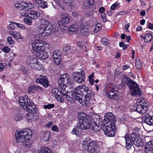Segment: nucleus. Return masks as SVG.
Returning a JSON list of instances; mask_svg holds the SVG:
<instances>
[{"instance_id": "nucleus-63", "label": "nucleus", "mask_w": 153, "mask_h": 153, "mask_svg": "<svg viewBox=\"0 0 153 153\" xmlns=\"http://www.w3.org/2000/svg\"><path fill=\"white\" fill-rule=\"evenodd\" d=\"M101 16L102 19L104 21H105L106 20V19L105 18L106 15L105 13H101Z\"/></svg>"}, {"instance_id": "nucleus-56", "label": "nucleus", "mask_w": 153, "mask_h": 153, "mask_svg": "<svg viewBox=\"0 0 153 153\" xmlns=\"http://www.w3.org/2000/svg\"><path fill=\"white\" fill-rule=\"evenodd\" d=\"M36 86V85H35L30 86L28 88V91L29 92H32L33 90H35Z\"/></svg>"}, {"instance_id": "nucleus-6", "label": "nucleus", "mask_w": 153, "mask_h": 153, "mask_svg": "<svg viewBox=\"0 0 153 153\" xmlns=\"http://www.w3.org/2000/svg\"><path fill=\"white\" fill-rule=\"evenodd\" d=\"M124 78L126 79L125 80L126 83L130 90L131 95L133 97L140 96L141 92L136 83L126 75H124Z\"/></svg>"}, {"instance_id": "nucleus-5", "label": "nucleus", "mask_w": 153, "mask_h": 153, "mask_svg": "<svg viewBox=\"0 0 153 153\" xmlns=\"http://www.w3.org/2000/svg\"><path fill=\"white\" fill-rule=\"evenodd\" d=\"M59 91L58 88H53L51 90L52 94L56 98L57 100L60 102H62L64 101L65 99H67L68 100L71 101L70 97H69L70 93H67V91L66 89L63 88L62 87V88H59Z\"/></svg>"}, {"instance_id": "nucleus-19", "label": "nucleus", "mask_w": 153, "mask_h": 153, "mask_svg": "<svg viewBox=\"0 0 153 153\" xmlns=\"http://www.w3.org/2000/svg\"><path fill=\"white\" fill-rule=\"evenodd\" d=\"M153 151V140L146 143L144 147V151L146 153ZM153 153V151L152 152Z\"/></svg>"}, {"instance_id": "nucleus-30", "label": "nucleus", "mask_w": 153, "mask_h": 153, "mask_svg": "<svg viewBox=\"0 0 153 153\" xmlns=\"http://www.w3.org/2000/svg\"><path fill=\"white\" fill-rule=\"evenodd\" d=\"M153 38L152 35L150 33H146L144 37V41L145 42H150Z\"/></svg>"}, {"instance_id": "nucleus-25", "label": "nucleus", "mask_w": 153, "mask_h": 153, "mask_svg": "<svg viewBox=\"0 0 153 153\" xmlns=\"http://www.w3.org/2000/svg\"><path fill=\"white\" fill-rule=\"evenodd\" d=\"M28 17L33 20L38 19L39 16V13L34 10L28 11Z\"/></svg>"}, {"instance_id": "nucleus-11", "label": "nucleus", "mask_w": 153, "mask_h": 153, "mask_svg": "<svg viewBox=\"0 0 153 153\" xmlns=\"http://www.w3.org/2000/svg\"><path fill=\"white\" fill-rule=\"evenodd\" d=\"M42 24L43 25L44 28L46 29L51 30V33L52 32L55 33L58 30V27L55 25H52L48 21L46 20L42 19Z\"/></svg>"}, {"instance_id": "nucleus-44", "label": "nucleus", "mask_w": 153, "mask_h": 153, "mask_svg": "<svg viewBox=\"0 0 153 153\" xmlns=\"http://www.w3.org/2000/svg\"><path fill=\"white\" fill-rule=\"evenodd\" d=\"M136 67L139 70L142 67V63L139 59L136 60Z\"/></svg>"}, {"instance_id": "nucleus-21", "label": "nucleus", "mask_w": 153, "mask_h": 153, "mask_svg": "<svg viewBox=\"0 0 153 153\" xmlns=\"http://www.w3.org/2000/svg\"><path fill=\"white\" fill-rule=\"evenodd\" d=\"M38 30L39 33L41 36H45L49 35L51 33V30L46 29L44 27H39L38 29Z\"/></svg>"}, {"instance_id": "nucleus-49", "label": "nucleus", "mask_w": 153, "mask_h": 153, "mask_svg": "<svg viewBox=\"0 0 153 153\" xmlns=\"http://www.w3.org/2000/svg\"><path fill=\"white\" fill-rule=\"evenodd\" d=\"M48 7V5L47 2L43 1L41 5H40V8H45Z\"/></svg>"}, {"instance_id": "nucleus-43", "label": "nucleus", "mask_w": 153, "mask_h": 153, "mask_svg": "<svg viewBox=\"0 0 153 153\" xmlns=\"http://www.w3.org/2000/svg\"><path fill=\"white\" fill-rule=\"evenodd\" d=\"M14 118L15 120L16 121H18L21 120L23 118V117L22 115L20 114L17 113L15 115Z\"/></svg>"}, {"instance_id": "nucleus-31", "label": "nucleus", "mask_w": 153, "mask_h": 153, "mask_svg": "<svg viewBox=\"0 0 153 153\" xmlns=\"http://www.w3.org/2000/svg\"><path fill=\"white\" fill-rule=\"evenodd\" d=\"M137 147L142 146L144 145V143L142 141V140L140 138H138L136 140L132 142Z\"/></svg>"}, {"instance_id": "nucleus-16", "label": "nucleus", "mask_w": 153, "mask_h": 153, "mask_svg": "<svg viewBox=\"0 0 153 153\" xmlns=\"http://www.w3.org/2000/svg\"><path fill=\"white\" fill-rule=\"evenodd\" d=\"M69 78L60 77L58 81L59 88H62V87L64 89H65L67 87L66 84L70 83L69 82Z\"/></svg>"}, {"instance_id": "nucleus-7", "label": "nucleus", "mask_w": 153, "mask_h": 153, "mask_svg": "<svg viewBox=\"0 0 153 153\" xmlns=\"http://www.w3.org/2000/svg\"><path fill=\"white\" fill-rule=\"evenodd\" d=\"M117 91V88L116 85L113 84L109 83L107 84L105 88L106 94L110 98L115 100L117 98V94L114 93Z\"/></svg>"}, {"instance_id": "nucleus-39", "label": "nucleus", "mask_w": 153, "mask_h": 153, "mask_svg": "<svg viewBox=\"0 0 153 153\" xmlns=\"http://www.w3.org/2000/svg\"><path fill=\"white\" fill-rule=\"evenodd\" d=\"M78 28L74 25H72L69 28L68 30L72 32H75L77 31Z\"/></svg>"}, {"instance_id": "nucleus-13", "label": "nucleus", "mask_w": 153, "mask_h": 153, "mask_svg": "<svg viewBox=\"0 0 153 153\" xmlns=\"http://www.w3.org/2000/svg\"><path fill=\"white\" fill-rule=\"evenodd\" d=\"M105 121L108 124L114 123L116 121V119L112 113H106L104 116Z\"/></svg>"}, {"instance_id": "nucleus-54", "label": "nucleus", "mask_w": 153, "mask_h": 153, "mask_svg": "<svg viewBox=\"0 0 153 153\" xmlns=\"http://www.w3.org/2000/svg\"><path fill=\"white\" fill-rule=\"evenodd\" d=\"M38 5L39 7H40V5H41L42 3L43 0H33Z\"/></svg>"}, {"instance_id": "nucleus-23", "label": "nucleus", "mask_w": 153, "mask_h": 153, "mask_svg": "<svg viewBox=\"0 0 153 153\" xmlns=\"http://www.w3.org/2000/svg\"><path fill=\"white\" fill-rule=\"evenodd\" d=\"M36 56L40 59L45 60L49 57L48 53L46 52H37L36 53Z\"/></svg>"}, {"instance_id": "nucleus-8", "label": "nucleus", "mask_w": 153, "mask_h": 153, "mask_svg": "<svg viewBox=\"0 0 153 153\" xmlns=\"http://www.w3.org/2000/svg\"><path fill=\"white\" fill-rule=\"evenodd\" d=\"M137 103L134 106V110L139 113L143 114L147 111L148 106L147 102L144 99H139L137 100Z\"/></svg>"}, {"instance_id": "nucleus-55", "label": "nucleus", "mask_w": 153, "mask_h": 153, "mask_svg": "<svg viewBox=\"0 0 153 153\" xmlns=\"http://www.w3.org/2000/svg\"><path fill=\"white\" fill-rule=\"evenodd\" d=\"M7 40L8 42L11 45L13 44L14 43V41L12 39V38L10 36L8 37Z\"/></svg>"}, {"instance_id": "nucleus-60", "label": "nucleus", "mask_w": 153, "mask_h": 153, "mask_svg": "<svg viewBox=\"0 0 153 153\" xmlns=\"http://www.w3.org/2000/svg\"><path fill=\"white\" fill-rule=\"evenodd\" d=\"M2 51L6 53H8L10 51V48L7 47H4L2 49Z\"/></svg>"}, {"instance_id": "nucleus-17", "label": "nucleus", "mask_w": 153, "mask_h": 153, "mask_svg": "<svg viewBox=\"0 0 153 153\" xmlns=\"http://www.w3.org/2000/svg\"><path fill=\"white\" fill-rule=\"evenodd\" d=\"M126 141V146L128 150L131 151L132 149H133L134 146H132V142H131L129 135L128 134L126 135L124 137Z\"/></svg>"}, {"instance_id": "nucleus-22", "label": "nucleus", "mask_w": 153, "mask_h": 153, "mask_svg": "<svg viewBox=\"0 0 153 153\" xmlns=\"http://www.w3.org/2000/svg\"><path fill=\"white\" fill-rule=\"evenodd\" d=\"M11 34L19 42H20L24 41V37L19 32L13 31L11 32Z\"/></svg>"}, {"instance_id": "nucleus-45", "label": "nucleus", "mask_w": 153, "mask_h": 153, "mask_svg": "<svg viewBox=\"0 0 153 153\" xmlns=\"http://www.w3.org/2000/svg\"><path fill=\"white\" fill-rule=\"evenodd\" d=\"M54 107V104L51 103H49L48 105H43V107L45 109H50L53 108Z\"/></svg>"}, {"instance_id": "nucleus-64", "label": "nucleus", "mask_w": 153, "mask_h": 153, "mask_svg": "<svg viewBox=\"0 0 153 153\" xmlns=\"http://www.w3.org/2000/svg\"><path fill=\"white\" fill-rule=\"evenodd\" d=\"M51 128L53 131H57L58 130V127L56 126H53Z\"/></svg>"}, {"instance_id": "nucleus-35", "label": "nucleus", "mask_w": 153, "mask_h": 153, "mask_svg": "<svg viewBox=\"0 0 153 153\" xmlns=\"http://www.w3.org/2000/svg\"><path fill=\"white\" fill-rule=\"evenodd\" d=\"M62 4L63 7H71L74 5L73 2L70 0H63L62 1Z\"/></svg>"}, {"instance_id": "nucleus-18", "label": "nucleus", "mask_w": 153, "mask_h": 153, "mask_svg": "<svg viewBox=\"0 0 153 153\" xmlns=\"http://www.w3.org/2000/svg\"><path fill=\"white\" fill-rule=\"evenodd\" d=\"M143 120L147 124L150 126H153V116L146 114L143 117Z\"/></svg>"}, {"instance_id": "nucleus-53", "label": "nucleus", "mask_w": 153, "mask_h": 153, "mask_svg": "<svg viewBox=\"0 0 153 153\" xmlns=\"http://www.w3.org/2000/svg\"><path fill=\"white\" fill-rule=\"evenodd\" d=\"M53 60H54V61L56 64L58 65L60 63L61 59L60 57H59L56 59H54Z\"/></svg>"}, {"instance_id": "nucleus-33", "label": "nucleus", "mask_w": 153, "mask_h": 153, "mask_svg": "<svg viewBox=\"0 0 153 153\" xmlns=\"http://www.w3.org/2000/svg\"><path fill=\"white\" fill-rule=\"evenodd\" d=\"M14 5L15 7L17 9L19 10H24V2L16 1L14 4Z\"/></svg>"}, {"instance_id": "nucleus-51", "label": "nucleus", "mask_w": 153, "mask_h": 153, "mask_svg": "<svg viewBox=\"0 0 153 153\" xmlns=\"http://www.w3.org/2000/svg\"><path fill=\"white\" fill-rule=\"evenodd\" d=\"M56 3L59 6V7L62 8L63 10L64 9L63 5L62 4V1L61 2L59 0H56Z\"/></svg>"}, {"instance_id": "nucleus-40", "label": "nucleus", "mask_w": 153, "mask_h": 153, "mask_svg": "<svg viewBox=\"0 0 153 153\" xmlns=\"http://www.w3.org/2000/svg\"><path fill=\"white\" fill-rule=\"evenodd\" d=\"M61 53L59 51H54L53 55L52 57L54 59H56L60 57Z\"/></svg>"}, {"instance_id": "nucleus-37", "label": "nucleus", "mask_w": 153, "mask_h": 153, "mask_svg": "<svg viewBox=\"0 0 153 153\" xmlns=\"http://www.w3.org/2000/svg\"><path fill=\"white\" fill-rule=\"evenodd\" d=\"M138 134L135 132H133L131 134V140L133 142L138 138Z\"/></svg>"}, {"instance_id": "nucleus-10", "label": "nucleus", "mask_w": 153, "mask_h": 153, "mask_svg": "<svg viewBox=\"0 0 153 153\" xmlns=\"http://www.w3.org/2000/svg\"><path fill=\"white\" fill-rule=\"evenodd\" d=\"M72 76L74 80L77 82L82 83L85 81V77L84 72L82 70L74 73L72 74Z\"/></svg>"}, {"instance_id": "nucleus-59", "label": "nucleus", "mask_w": 153, "mask_h": 153, "mask_svg": "<svg viewBox=\"0 0 153 153\" xmlns=\"http://www.w3.org/2000/svg\"><path fill=\"white\" fill-rule=\"evenodd\" d=\"M80 31L82 33H85V32L86 31V29H85L84 27V25H83V24H82L80 26Z\"/></svg>"}, {"instance_id": "nucleus-50", "label": "nucleus", "mask_w": 153, "mask_h": 153, "mask_svg": "<svg viewBox=\"0 0 153 153\" xmlns=\"http://www.w3.org/2000/svg\"><path fill=\"white\" fill-rule=\"evenodd\" d=\"M17 26L22 30L25 29L26 27L25 25L22 24H19L16 22H14Z\"/></svg>"}, {"instance_id": "nucleus-1", "label": "nucleus", "mask_w": 153, "mask_h": 153, "mask_svg": "<svg viewBox=\"0 0 153 153\" xmlns=\"http://www.w3.org/2000/svg\"><path fill=\"white\" fill-rule=\"evenodd\" d=\"M67 93H70L69 97L71 101L68 100L71 103L74 102L75 100L78 101L82 105H87L90 100L92 95L93 94L88 87L84 85H79L75 88L73 92H69L67 91Z\"/></svg>"}, {"instance_id": "nucleus-58", "label": "nucleus", "mask_w": 153, "mask_h": 153, "mask_svg": "<svg viewBox=\"0 0 153 153\" xmlns=\"http://www.w3.org/2000/svg\"><path fill=\"white\" fill-rule=\"evenodd\" d=\"M14 22H13V23L10 24L8 25V27L9 29L10 30H13L14 29L15 26L14 25L15 24Z\"/></svg>"}, {"instance_id": "nucleus-41", "label": "nucleus", "mask_w": 153, "mask_h": 153, "mask_svg": "<svg viewBox=\"0 0 153 153\" xmlns=\"http://www.w3.org/2000/svg\"><path fill=\"white\" fill-rule=\"evenodd\" d=\"M102 25L99 23L97 24L94 28V32L95 33H97L101 29Z\"/></svg>"}, {"instance_id": "nucleus-61", "label": "nucleus", "mask_w": 153, "mask_h": 153, "mask_svg": "<svg viewBox=\"0 0 153 153\" xmlns=\"http://www.w3.org/2000/svg\"><path fill=\"white\" fill-rule=\"evenodd\" d=\"M118 6V4L117 3H115L112 4L111 7V10H114Z\"/></svg>"}, {"instance_id": "nucleus-52", "label": "nucleus", "mask_w": 153, "mask_h": 153, "mask_svg": "<svg viewBox=\"0 0 153 153\" xmlns=\"http://www.w3.org/2000/svg\"><path fill=\"white\" fill-rule=\"evenodd\" d=\"M108 40L105 38H102L101 39V42L103 45H107V44H108Z\"/></svg>"}, {"instance_id": "nucleus-3", "label": "nucleus", "mask_w": 153, "mask_h": 153, "mask_svg": "<svg viewBox=\"0 0 153 153\" xmlns=\"http://www.w3.org/2000/svg\"><path fill=\"white\" fill-rule=\"evenodd\" d=\"M78 123L82 129H88L92 127L91 130L94 131V127H97L94 118L87 115L84 113L80 112L78 116Z\"/></svg>"}, {"instance_id": "nucleus-2", "label": "nucleus", "mask_w": 153, "mask_h": 153, "mask_svg": "<svg viewBox=\"0 0 153 153\" xmlns=\"http://www.w3.org/2000/svg\"><path fill=\"white\" fill-rule=\"evenodd\" d=\"M32 134V131L29 128H24L20 131H18L16 135V141L18 143H22L25 148H29L33 143L30 140Z\"/></svg>"}, {"instance_id": "nucleus-62", "label": "nucleus", "mask_w": 153, "mask_h": 153, "mask_svg": "<svg viewBox=\"0 0 153 153\" xmlns=\"http://www.w3.org/2000/svg\"><path fill=\"white\" fill-rule=\"evenodd\" d=\"M120 122L123 123L126 120V118L125 116H122L120 119Z\"/></svg>"}, {"instance_id": "nucleus-20", "label": "nucleus", "mask_w": 153, "mask_h": 153, "mask_svg": "<svg viewBox=\"0 0 153 153\" xmlns=\"http://www.w3.org/2000/svg\"><path fill=\"white\" fill-rule=\"evenodd\" d=\"M97 143L96 142L92 141L89 142L88 151L91 153H97Z\"/></svg>"}, {"instance_id": "nucleus-9", "label": "nucleus", "mask_w": 153, "mask_h": 153, "mask_svg": "<svg viewBox=\"0 0 153 153\" xmlns=\"http://www.w3.org/2000/svg\"><path fill=\"white\" fill-rule=\"evenodd\" d=\"M103 130L106 136L113 137L116 134V126L115 124H108L103 128Z\"/></svg>"}, {"instance_id": "nucleus-34", "label": "nucleus", "mask_w": 153, "mask_h": 153, "mask_svg": "<svg viewBox=\"0 0 153 153\" xmlns=\"http://www.w3.org/2000/svg\"><path fill=\"white\" fill-rule=\"evenodd\" d=\"M49 149L46 147L41 148L38 151V153H52Z\"/></svg>"}, {"instance_id": "nucleus-15", "label": "nucleus", "mask_w": 153, "mask_h": 153, "mask_svg": "<svg viewBox=\"0 0 153 153\" xmlns=\"http://www.w3.org/2000/svg\"><path fill=\"white\" fill-rule=\"evenodd\" d=\"M69 20V16L66 13L62 14L61 16L60 20L58 22V24L60 26L64 27L65 25L67 24Z\"/></svg>"}, {"instance_id": "nucleus-26", "label": "nucleus", "mask_w": 153, "mask_h": 153, "mask_svg": "<svg viewBox=\"0 0 153 153\" xmlns=\"http://www.w3.org/2000/svg\"><path fill=\"white\" fill-rule=\"evenodd\" d=\"M50 134V132L48 131H44L42 133L41 138L43 142L49 140Z\"/></svg>"}, {"instance_id": "nucleus-24", "label": "nucleus", "mask_w": 153, "mask_h": 153, "mask_svg": "<svg viewBox=\"0 0 153 153\" xmlns=\"http://www.w3.org/2000/svg\"><path fill=\"white\" fill-rule=\"evenodd\" d=\"M94 4V0H88L84 1L83 7L84 9H89L93 7Z\"/></svg>"}, {"instance_id": "nucleus-14", "label": "nucleus", "mask_w": 153, "mask_h": 153, "mask_svg": "<svg viewBox=\"0 0 153 153\" xmlns=\"http://www.w3.org/2000/svg\"><path fill=\"white\" fill-rule=\"evenodd\" d=\"M36 82L42 85L44 87L47 88L49 85L48 80L46 76L40 75L36 80Z\"/></svg>"}, {"instance_id": "nucleus-28", "label": "nucleus", "mask_w": 153, "mask_h": 153, "mask_svg": "<svg viewBox=\"0 0 153 153\" xmlns=\"http://www.w3.org/2000/svg\"><path fill=\"white\" fill-rule=\"evenodd\" d=\"M38 60L35 58L32 57H28L27 59L26 63L30 67L35 62H37Z\"/></svg>"}, {"instance_id": "nucleus-4", "label": "nucleus", "mask_w": 153, "mask_h": 153, "mask_svg": "<svg viewBox=\"0 0 153 153\" xmlns=\"http://www.w3.org/2000/svg\"><path fill=\"white\" fill-rule=\"evenodd\" d=\"M18 100L21 106L25 110L31 113L36 112V108L35 105L27 96L21 97Z\"/></svg>"}, {"instance_id": "nucleus-48", "label": "nucleus", "mask_w": 153, "mask_h": 153, "mask_svg": "<svg viewBox=\"0 0 153 153\" xmlns=\"http://www.w3.org/2000/svg\"><path fill=\"white\" fill-rule=\"evenodd\" d=\"M27 10H22L20 12V14L22 16H28V11H27Z\"/></svg>"}, {"instance_id": "nucleus-57", "label": "nucleus", "mask_w": 153, "mask_h": 153, "mask_svg": "<svg viewBox=\"0 0 153 153\" xmlns=\"http://www.w3.org/2000/svg\"><path fill=\"white\" fill-rule=\"evenodd\" d=\"M65 51L69 53L71 52L72 51L71 47H66L64 48Z\"/></svg>"}, {"instance_id": "nucleus-29", "label": "nucleus", "mask_w": 153, "mask_h": 153, "mask_svg": "<svg viewBox=\"0 0 153 153\" xmlns=\"http://www.w3.org/2000/svg\"><path fill=\"white\" fill-rule=\"evenodd\" d=\"M29 114L27 117V119L29 122H31L33 121L36 120L37 119V116L36 115H34L35 113H31L29 112Z\"/></svg>"}, {"instance_id": "nucleus-42", "label": "nucleus", "mask_w": 153, "mask_h": 153, "mask_svg": "<svg viewBox=\"0 0 153 153\" xmlns=\"http://www.w3.org/2000/svg\"><path fill=\"white\" fill-rule=\"evenodd\" d=\"M37 63L36 64V66L35 67V70H37L38 71H40L42 69V64L39 62L38 60L37 62Z\"/></svg>"}, {"instance_id": "nucleus-32", "label": "nucleus", "mask_w": 153, "mask_h": 153, "mask_svg": "<svg viewBox=\"0 0 153 153\" xmlns=\"http://www.w3.org/2000/svg\"><path fill=\"white\" fill-rule=\"evenodd\" d=\"M24 10H27L32 8L33 7V5L31 3L24 2L23 5Z\"/></svg>"}, {"instance_id": "nucleus-47", "label": "nucleus", "mask_w": 153, "mask_h": 153, "mask_svg": "<svg viewBox=\"0 0 153 153\" xmlns=\"http://www.w3.org/2000/svg\"><path fill=\"white\" fill-rule=\"evenodd\" d=\"M31 19L28 17V18H24V21L25 23H27V24L30 25H31L32 20Z\"/></svg>"}, {"instance_id": "nucleus-12", "label": "nucleus", "mask_w": 153, "mask_h": 153, "mask_svg": "<svg viewBox=\"0 0 153 153\" xmlns=\"http://www.w3.org/2000/svg\"><path fill=\"white\" fill-rule=\"evenodd\" d=\"M43 41L40 40H36L32 43V48L35 52H40L41 48L43 45Z\"/></svg>"}, {"instance_id": "nucleus-36", "label": "nucleus", "mask_w": 153, "mask_h": 153, "mask_svg": "<svg viewBox=\"0 0 153 153\" xmlns=\"http://www.w3.org/2000/svg\"><path fill=\"white\" fill-rule=\"evenodd\" d=\"M43 45L40 48V52L45 51L47 49H48L50 47L49 45L47 43L43 42Z\"/></svg>"}, {"instance_id": "nucleus-27", "label": "nucleus", "mask_w": 153, "mask_h": 153, "mask_svg": "<svg viewBox=\"0 0 153 153\" xmlns=\"http://www.w3.org/2000/svg\"><path fill=\"white\" fill-rule=\"evenodd\" d=\"M82 129L80 124L78 123L76 127L73 129L72 132L73 134L78 136L80 134Z\"/></svg>"}, {"instance_id": "nucleus-38", "label": "nucleus", "mask_w": 153, "mask_h": 153, "mask_svg": "<svg viewBox=\"0 0 153 153\" xmlns=\"http://www.w3.org/2000/svg\"><path fill=\"white\" fill-rule=\"evenodd\" d=\"M89 142H87L85 140L82 143V148L83 150L88 151Z\"/></svg>"}, {"instance_id": "nucleus-46", "label": "nucleus", "mask_w": 153, "mask_h": 153, "mask_svg": "<svg viewBox=\"0 0 153 153\" xmlns=\"http://www.w3.org/2000/svg\"><path fill=\"white\" fill-rule=\"evenodd\" d=\"M94 73H93L89 76V82L91 85H93L94 82L95 81L94 79L93 78L94 77Z\"/></svg>"}]
</instances>
